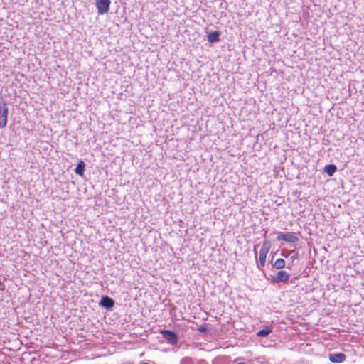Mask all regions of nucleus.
Listing matches in <instances>:
<instances>
[{
  "instance_id": "9d476101",
  "label": "nucleus",
  "mask_w": 364,
  "mask_h": 364,
  "mask_svg": "<svg viewBox=\"0 0 364 364\" xmlns=\"http://www.w3.org/2000/svg\"><path fill=\"white\" fill-rule=\"evenodd\" d=\"M208 41L210 43H216L220 41V33L218 31H212L208 34Z\"/></svg>"
},
{
  "instance_id": "39448f33",
  "label": "nucleus",
  "mask_w": 364,
  "mask_h": 364,
  "mask_svg": "<svg viewBox=\"0 0 364 364\" xmlns=\"http://www.w3.org/2000/svg\"><path fill=\"white\" fill-rule=\"evenodd\" d=\"M289 279V274L284 270H280L277 272L276 277L272 279V282L274 283H279V282L287 283Z\"/></svg>"
},
{
  "instance_id": "9b49d317",
  "label": "nucleus",
  "mask_w": 364,
  "mask_h": 364,
  "mask_svg": "<svg viewBox=\"0 0 364 364\" xmlns=\"http://www.w3.org/2000/svg\"><path fill=\"white\" fill-rule=\"evenodd\" d=\"M324 171L329 176H332L336 171V166L334 164H329L325 166Z\"/></svg>"
},
{
  "instance_id": "4468645a",
  "label": "nucleus",
  "mask_w": 364,
  "mask_h": 364,
  "mask_svg": "<svg viewBox=\"0 0 364 364\" xmlns=\"http://www.w3.org/2000/svg\"><path fill=\"white\" fill-rule=\"evenodd\" d=\"M207 330H208V327H207L206 324L200 325L198 328V331H200V332H202V333L205 332Z\"/></svg>"
},
{
  "instance_id": "7ed1b4c3",
  "label": "nucleus",
  "mask_w": 364,
  "mask_h": 364,
  "mask_svg": "<svg viewBox=\"0 0 364 364\" xmlns=\"http://www.w3.org/2000/svg\"><path fill=\"white\" fill-rule=\"evenodd\" d=\"M163 337L171 345H175L178 343V336L176 333L170 330H163L161 331Z\"/></svg>"
},
{
  "instance_id": "f257e3e1",
  "label": "nucleus",
  "mask_w": 364,
  "mask_h": 364,
  "mask_svg": "<svg viewBox=\"0 0 364 364\" xmlns=\"http://www.w3.org/2000/svg\"><path fill=\"white\" fill-rule=\"evenodd\" d=\"M277 240L279 241L283 240L288 243H295L298 242L299 238L294 232H279L277 237Z\"/></svg>"
},
{
  "instance_id": "20e7f679",
  "label": "nucleus",
  "mask_w": 364,
  "mask_h": 364,
  "mask_svg": "<svg viewBox=\"0 0 364 364\" xmlns=\"http://www.w3.org/2000/svg\"><path fill=\"white\" fill-rule=\"evenodd\" d=\"M269 250V245L268 242H264L262 244V246L259 250V264L260 265L264 267L266 264V258L267 253Z\"/></svg>"
},
{
  "instance_id": "1a4fd4ad",
  "label": "nucleus",
  "mask_w": 364,
  "mask_h": 364,
  "mask_svg": "<svg viewBox=\"0 0 364 364\" xmlns=\"http://www.w3.org/2000/svg\"><path fill=\"white\" fill-rule=\"evenodd\" d=\"M85 163L83 161L80 160L75 169V173L79 175L80 176H83L85 173Z\"/></svg>"
},
{
  "instance_id": "6e6552de",
  "label": "nucleus",
  "mask_w": 364,
  "mask_h": 364,
  "mask_svg": "<svg viewBox=\"0 0 364 364\" xmlns=\"http://www.w3.org/2000/svg\"><path fill=\"white\" fill-rule=\"evenodd\" d=\"M100 304L106 309H111L114 306V300L109 296H103L100 302Z\"/></svg>"
},
{
  "instance_id": "f8f14e48",
  "label": "nucleus",
  "mask_w": 364,
  "mask_h": 364,
  "mask_svg": "<svg viewBox=\"0 0 364 364\" xmlns=\"http://www.w3.org/2000/svg\"><path fill=\"white\" fill-rule=\"evenodd\" d=\"M285 264H286V262L284 259L279 258L275 261V262L274 264V267L277 269H280L285 267Z\"/></svg>"
},
{
  "instance_id": "0eeeda50",
  "label": "nucleus",
  "mask_w": 364,
  "mask_h": 364,
  "mask_svg": "<svg viewBox=\"0 0 364 364\" xmlns=\"http://www.w3.org/2000/svg\"><path fill=\"white\" fill-rule=\"evenodd\" d=\"M346 355L343 353H333L329 355V360L331 362L337 363H343L346 360Z\"/></svg>"
},
{
  "instance_id": "ddd939ff",
  "label": "nucleus",
  "mask_w": 364,
  "mask_h": 364,
  "mask_svg": "<svg viewBox=\"0 0 364 364\" xmlns=\"http://www.w3.org/2000/svg\"><path fill=\"white\" fill-rule=\"evenodd\" d=\"M271 333H272V329L265 328V329H262V330L259 331L257 333V336H259V337H265V336H268L269 334H270Z\"/></svg>"
},
{
  "instance_id": "f03ea898",
  "label": "nucleus",
  "mask_w": 364,
  "mask_h": 364,
  "mask_svg": "<svg viewBox=\"0 0 364 364\" xmlns=\"http://www.w3.org/2000/svg\"><path fill=\"white\" fill-rule=\"evenodd\" d=\"M8 107L6 103L0 105V129L6 127L8 122Z\"/></svg>"
},
{
  "instance_id": "423d86ee",
  "label": "nucleus",
  "mask_w": 364,
  "mask_h": 364,
  "mask_svg": "<svg viewBox=\"0 0 364 364\" xmlns=\"http://www.w3.org/2000/svg\"><path fill=\"white\" fill-rule=\"evenodd\" d=\"M110 1H96V6L100 14L107 13L109 9Z\"/></svg>"
}]
</instances>
